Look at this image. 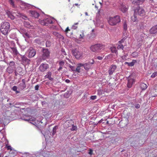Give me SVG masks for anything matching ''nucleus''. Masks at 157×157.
I'll list each match as a JSON object with an SVG mask.
<instances>
[{
	"label": "nucleus",
	"mask_w": 157,
	"mask_h": 157,
	"mask_svg": "<svg viewBox=\"0 0 157 157\" xmlns=\"http://www.w3.org/2000/svg\"><path fill=\"white\" fill-rule=\"evenodd\" d=\"M53 34L54 35L56 36L57 38H58L61 40H63L64 37L61 34H59L58 33L56 32H54L53 33Z\"/></svg>",
	"instance_id": "obj_17"
},
{
	"label": "nucleus",
	"mask_w": 157,
	"mask_h": 157,
	"mask_svg": "<svg viewBox=\"0 0 157 157\" xmlns=\"http://www.w3.org/2000/svg\"><path fill=\"white\" fill-rule=\"evenodd\" d=\"M97 59L99 60H101L103 59V57L101 56H98L97 57Z\"/></svg>",
	"instance_id": "obj_59"
},
{
	"label": "nucleus",
	"mask_w": 157,
	"mask_h": 157,
	"mask_svg": "<svg viewBox=\"0 0 157 157\" xmlns=\"http://www.w3.org/2000/svg\"><path fill=\"white\" fill-rule=\"evenodd\" d=\"M123 37L126 38L128 36V34L126 31L124 30L123 33Z\"/></svg>",
	"instance_id": "obj_39"
},
{
	"label": "nucleus",
	"mask_w": 157,
	"mask_h": 157,
	"mask_svg": "<svg viewBox=\"0 0 157 157\" xmlns=\"http://www.w3.org/2000/svg\"><path fill=\"white\" fill-rule=\"evenodd\" d=\"M52 42L50 40H47L46 42V46L47 47L49 48L51 45Z\"/></svg>",
	"instance_id": "obj_33"
},
{
	"label": "nucleus",
	"mask_w": 157,
	"mask_h": 157,
	"mask_svg": "<svg viewBox=\"0 0 157 157\" xmlns=\"http://www.w3.org/2000/svg\"><path fill=\"white\" fill-rule=\"evenodd\" d=\"M9 2L10 4L13 6H14V2L13 0H9Z\"/></svg>",
	"instance_id": "obj_52"
},
{
	"label": "nucleus",
	"mask_w": 157,
	"mask_h": 157,
	"mask_svg": "<svg viewBox=\"0 0 157 157\" xmlns=\"http://www.w3.org/2000/svg\"><path fill=\"white\" fill-rule=\"evenodd\" d=\"M157 76V72H155L151 75V78H155V77Z\"/></svg>",
	"instance_id": "obj_46"
},
{
	"label": "nucleus",
	"mask_w": 157,
	"mask_h": 157,
	"mask_svg": "<svg viewBox=\"0 0 157 157\" xmlns=\"http://www.w3.org/2000/svg\"><path fill=\"white\" fill-rule=\"evenodd\" d=\"M117 68V66L115 65H112L110 68V69L109 70V74L111 75L115 71V69Z\"/></svg>",
	"instance_id": "obj_13"
},
{
	"label": "nucleus",
	"mask_w": 157,
	"mask_h": 157,
	"mask_svg": "<svg viewBox=\"0 0 157 157\" xmlns=\"http://www.w3.org/2000/svg\"><path fill=\"white\" fill-rule=\"evenodd\" d=\"M19 55L21 57V61L25 63H29L30 60L26 56H22L21 54H19Z\"/></svg>",
	"instance_id": "obj_12"
},
{
	"label": "nucleus",
	"mask_w": 157,
	"mask_h": 157,
	"mask_svg": "<svg viewBox=\"0 0 157 157\" xmlns=\"http://www.w3.org/2000/svg\"><path fill=\"white\" fill-rule=\"evenodd\" d=\"M117 48L118 49H121L123 50L124 49V46L122 44L119 45L117 46Z\"/></svg>",
	"instance_id": "obj_42"
},
{
	"label": "nucleus",
	"mask_w": 157,
	"mask_h": 157,
	"mask_svg": "<svg viewBox=\"0 0 157 157\" xmlns=\"http://www.w3.org/2000/svg\"><path fill=\"white\" fill-rule=\"evenodd\" d=\"M77 28V26L73 25L72 26V28L74 29H76Z\"/></svg>",
	"instance_id": "obj_58"
},
{
	"label": "nucleus",
	"mask_w": 157,
	"mask_h": 157,
	"mask_svg": "<svg viewBox=\"0 0 157 157\" xmlns=\"http://www.w3.org/2000/svg\"><path fill=\"white\" fill-rule=\"evenodd\" d=\"M46 104V102L45 101H42V104L43 105H45Z\"/></svg>",
	"instance_id": "obj_64"
},
{
	"label": "nucleus",
	"mask_w": 157,
	"mask_h": 157,
	"mask_svg": "<svg viewBox=\"0 0 157 157\" xmlns=\"http://www.w3.org/2000/svg\"><path fill=\"white\" fill-rule=\"evenodd\" d=\"M84 36V34L82 32V34H80V36L79 37V38L80 39H83Z\"/></svg>",
	"instance_id": "obj_48"
},
{
	"label": "nucleus",
	"mask_w": 157,
	"mask_h": 157,
	"mask_svg": "<svg viewBox=\"0 0 157 157\" xmlns=\"http://www.w3.org/2000/svg\"><path fill=\"white\" fill-rule=\"evenodd\" d=\"M61 52L62 54H63V55H64L65 56L67 55V53L66 52L64 49L62 48L61 50Z\"/></svg>",
	"instance_id": "obj_44"
},
{
	"label": "nucleus",
	"mask_w": 157,
	"mask_h": 157,
	"mask_svg": "<svg viewBox=\"0 0 157 157\" xmlns=\"http://www.w3.org/2000/svg\"><path fill=\"white\" fill-rule=\"evenodd\" d=\"M144 1V0H136L133 1L132 2V4L134 5V6H133L134 8L133 10L135 15L141 16H143L145 15L144 10L139 6L143 3Z\"/></svg>",
	"instance_id": "obj_1"
},
{
	"label": "nucleus",
	"mask_w": 157,
	"mask_h": 157,
	"mask_svg": "<svg viewBox=\"0 0 157 157\" xmlns=\"http://www.w3.org/2000/svg\"><path fill=\"white\" fill-rule=\"evenodd\" d=\"M33 42L34 43H36L38 44H41V41L38 38L35 39L34 40Z\"/></svg>",
	"instance_id": "obj_31"
},
{
	"label": "nucleus",
	"mask_w": 157,
	"mask_h": 157,
	"mask_svg": "<svg viewBox=\"0 0 157 157\" xmlns=\"http://www.w3.org/2000/svg\"><path fill=\"white\" fill-rule=\"evenodd\" d=\"M17 87L16 86H14L12 88V90L14 91L17 90Z\"/></svg>",
	"instance_id": "obj_54"
},
{
	"label": "nucleus",
	"mask_w": 157,
	"mask_h": 157,
	"mask_svg": "<svg viewBox=\"0 0 157 157\" xmlns=\"http://www.w3.org/2000/svg\"><path fill=\"white\" fill-rule=\"evenodd\" d=\"M97 96H92L90 97V98L92 100H94L96 98Z\"/></svg>",
	"instance_id": "obj_55"
},
{
	"label": "nucleus",
	"mask_w": 157,
	"mask_h": 157,
	"mask_svg": "<svg viewBox=\"0 0 157 157\" xmlns=\"http://www.w3.org/2000/svg\"><path fill=\"white\" fill-rule=\"evenodd\" d=\"M36 50L33 47H30L27 51L26 53L29 58H32L36 54Z\"/></svg>",
	"instance_id": "obj_7"
},
{
	"label": "nucleus",
	"mask_w": 157,
	"mask_h": 157,
	"mask_svg": "<svg viewBox=\"0 0 157 157\" xmlns=\"http://www.w3.org/2000/svg\"><path fill=\"white\" fill-rule=\"evenodd\" d=\"M121 21L120 16L116 15L114 17H109L108 20L109 24L111 26L116 25Z\"/></svg>",
	"instance_id": "obj_3"
},
{
	"label": "nucleus",
	"mask_w": 157,
	"mask_h": 157,
	"mask_svg": "<svg viewBox=\"0 0 157 157\" xmlns=\"http://www.w3.org/2000/svg\"><path fill=\"white\" fill-rule=\"evenodd\" d=\"M123 27L124 30L126 31L127 30V25L126 21H124L123 24Z\"/></svg>",
	"instance_id": "obj_40"
},
{
	"label": "nucleus",
	"mask_w": 157,
	"mask_h": 157,
	"mask_svg": "<svg viewBox=\"0 0 157 157\" xmlns=\"http://www.w3.org/2000/svg\"><path fill=\"white\" fill-rule=\"evenodd\" d=\"M20 32V33L22 34V35H23L25 34V33L26 32H27V31L24 29H21Z\"/></svg>",
	"instance_id": "obj_35"
},
{
	"label": "nucleus",
	"mask_w": 157,
	"mask_h": 157,
	"mask_svg": "<svg viewBox=\"0 0 157 157\" xmlns=\"http://www.w3.org/2000/svg\"><path fill=\"white\" fill-rule=\"evenodd\" d=\"M42 52V54L41 56L42 59L45 60L47 58H48L49 57L50 52L48 49L43 48Z\"/></svg>",
	"instance_id": "obj_5"
},
{
	"label": "nucleus",
	"mask_w": 157,
	"mask_h": 157,
	"mask_svg": "<svg viewBox=\"0 0 157 157\" xmlns=\"http://www.w3.org/2000/svg\"><path fill=\"white\" fill-rule=\"evenodd\" d=\"M52 74V72L50 71H48L47 72V73L46 75H45V78H48L49 79V80L50 81H52L53 79V78H52L51 75Z\"/></svg>",
	"instance_id": "obj_18"
},
{
	"label": "nucleus",
	"mask_w": 157,
	"mask_h": 157,
	"mask_svg": "<svg viewBox=\"0 0 157 157\" xmlns=\"http://www.w3.org/2000/svg\"><path fill=\"white\" fill-rule=\"evenodd\" d=\"M94 62V61L92 59V61H90L88 63L82 64L83 67L85 70L88 71L90 68L91 65L93 64Z\"/></svg>",
	"instance_id": "obj_9"
},
{
	"label": "nucleus",
	"mask_w": 157,
	"mask_h": 157,
	"mask_svg": "<svg viewBox=\"0 0 157 157\" xmlns=\"http://www.w3.org/2000/svg\"><path fill=\"white\" fill-rule=\"evenodd\" d=\"M59 65L60 66H63L64 65V63L63 61H61L59 62Z\"/></svg>",
	"instance_id": "obj_51"
},
{
	"label": "nucleus",
	"mask_w": 157,
	"mask_h": 157,
	"mask_svg": "<svg viewBox=\"0 0 157 157\" xmlns=\"http://www.w3.org/2000/svg\"><path fill=\"white\" fill-rule=\"evenodd\" d=\"M120 10L123 13H125L128 10V6L124 4L123 3H120L119 6Z\"/></svg>",
	"instance_id": "obj_10"
},
{
	"label": "nucleus",
	"mask_w": 157,
	"mask_h": 157,
	"mask_svg": "<svg viewBox=\"0 0 157 157\" xmlns=\"http://www.w3.org/2000/svg\"><path fill=\"white\" fill-rule=\"evenodd\" d=\"M83 67L82 63H78L77 65V67L75 69V71L80 73L81 72L80 70H81V67Z\"/></svg>",
	"instance_id": "obj_19"
},
{
	"label": "nucleus",
	"mask_w": 157,
	"mask_h": 157,
	"mask_svg": "<svg viewBox=\"0 0 157 157\" xmlns=\"http://www.w3.org/2000/svg\"><path fill=\"white\" fill-rule=\"evenodd\" d=\"M28 47V46H24L23 45L22 46V48L23 49H25L26 48V47Z\"/></svg>",
	"instance_id": "obj_63"
},
{
	"label": "nucleus",
	"mask_w": 157,
	"mask_h": 157,
	"mask_svg": "<svg viewBox=\"0 0 157 157\" xmlns=\"http://www.w3.org/2000/svg\"><path fill=\"white\" fill-rule=\"evenodd\" d=\"M133 80L132 79H129L128 80L127 86L128 88H131Z\"/></svg>",
	"instance_id": "obj_25"
},
{
	"label": "nucleus",
	"mask_w": 157,
	"mask_h": 157,
	"mask_svg": "<svg viewBox=\"0 0 157 157\" xmlns=\"http://www.w3.org/2000/svg\"><path fill=\"white\" fill-rule=\"evenodd\" d=\"M24 120L25 121H29L30 122L33 124L35 125V124L33 123L32 122H30L31 121H35L36 120V119L33 117H30L29 118V119H24Z\"/></svg>",
	"instance_id": "obj_23"
},
{
	"label": "nucleus",
	"mask_w": 157,
	"mask_h": 157,
	"mask_svg": "<svg viewBox=\"0 0 157 157\" xmlns=\"http://www.w3.org/2000/svg\"><path fill=\"white\" fill-rule=\"evenodd\" d=\"M39 86L38 85H36L35 87V90H38Z\"/></svg>",
	"instance_id": "obj_56"
},
{
	"label": "nucleus",
	"mask_w": 157,
	"mask_h": 157,
	"mask_svg": "<svg viewBox=\"0 0 157 157\" xmlns=\"http://www.w3.org/2000/svg\"><path fill=\"white\" fill-rule=\"evenodd\" d=\"M25 8L27 9H29L32 6L28 4H25Z\"/></svg>",
	"instance_id": "obj_45"
},
{
	"label": "nucleus",
	"mask_w": 157,
	"mask_h": 157,
	"mask_svg": "<svg viewBox=\"0 0 157 157\" xmlns=\"http://www.w3.org/2000/svg\"><path fill=\"white\" fill-rule=\"evenodd\" d=\"M132 56L133 57H136L138 56V54L137 52H134L132 53Z\"/></svg>",
	"instance_id": "obj_36"
},
{
	"label": "nucleus",
	"mask_w": 157,
	"mask_h": 157,
	"mask_svg": "<svg viewBox=\"0 0 157 157\" xmlns=\"http://www.w3.org/2000/svg\"><path fill=\"white\" fill-rule=\"evenodd\" d=\"M70 82V81L68 79H67L65 80V82L67 83H69Z\"/></svg>",
	"instance_id": "obj_60"
},
{
	"label": "nucleus",
	"mask_w": 157,
	"mask_h": 157,
	"mask_svg": "<svg viewBox=\"0 0 157 157\" xmlns=\"http://www.w3.org/2000/svg\"><path fill=\"white\" fill-rule=\"evenodd\" d=\"M103 48V45L99 44L92 45L90 47V50L93 52H98Z\"/></svg>",
	"instance_id": "obj_4"
},
{
	"label": "nucleus",
	"mask_w": 157,
	"mask_h": 157,
	"mask_svg": "<svg viewBox=\"0 0 157 157\" xmlns=\"http://www.w3.org/2000/svg\"><path fill=\"white\" fill-rule=\"evenodd\" d=\"M150 32L151 34H154L157 32V25L152 27L150 29Z\"/></svg>",
	"instance_id": "obj_14"
},
{
	"label": "nucleus",
	"mask_w": 157,
	"mask_h": 157,
	"mask_svg": "<svg viewBox=\"0 0 157 157\" xmlns=\"http://www.w3.org/2000/svg\"><path fill=\"white\" fill-rule=\"evenodd\" d=\"M24 25L27 28H29L30 27V25L29 22L25 21L24 22Z\"/></svg>",
	"instance_id": "obj_41"
},
{
	"label": "nucleus",
	"mask_w": 157,
	"mask_h": 157,
	"mask_svg": "<svg viewBox=\"0 0 157 157\" xmlns=\"http://www.w3.org/2000/svg\"><path fill=\"white\" fill-rule=\"evenodd\" d=\"M9 64L10 66V67L13 66L14 65L15 63L13 61H11L10 62Z\"/></svg>",
	"instance_id": "obj_50"
},
{
	"label": "nucleus",
	"mask_w": 157,
	"mask_h": 157,
	"mask_svg": "<svg viewBox=\"0 0 157 157\" xmlns=\"http://www.w3.org/2000/svg\"><path fill=\"white\" fill-rule=\"evenodd\" d=\"M16 70L15 71V75L16 76H17V75L18 74V72Z\"/></svg>",
	"instance_id": "obj_61"
},
{
	"label": "nucleus",
	"mask_w": 157,
	"mask_h": 157,
	"mask_svg": "<svg viewBox=\"0 0 157 157\" xmlns=\"http://www.w3.org/2000/svg\"><path fill=\"white\" fill-rule=\"evenodd\" d=\"M49 68V65L47 64L42 63L40 65L39 69L41 72L45 71Z\"/></svg>",
	"instance_id": "obj_11"
},
{
	"label": "nucleus",
	"mask_w": 157,
	"mask_h": 157,
	"mask_svg": "<svg viewBox=\"0 0 157 157\" xmlns=\"http://www.w3.org/2000/svg\"><path fill=\"white\" fill-rule=\"evenodd\" d=\"M71 130V131H76L77 130V127L76 126L73 125Z\"/></svg>",
	"instance_id": "obj_43"
},
{
	"label": "nucleus",
	"mask_w": 157,
	"mask_h": 157,
	"mask_svg": "<svg viewBox=\"0 0 157 157\" xmlns=\"http://www.w3.org/2000/svg\"><path fill=\"white\" fill-rule=\"evenodd\" d=\"M16 71L18 72L21 73L22 71V68L21 67H17Z\"/></svg>",
	"instance_id": "obj_37"
},
{
	"label": "nucleus",
	"mask_w": 157,
	"mask_h": 157,
	"mask_svg": "<svg viewBox=\"0 0 157 157\" xmlns=\"http://www.w3.org/2000/svg\"><path fill=\"white\" fill-rule=\"evenodd\" d=\"M25 38H30L31 37V35L29 34L28 32H26L25 34L23 35Z\"/></svg>",
	"instance_id": "obj_30"
},
{
	"label": "nucleus",
	"mask_w": 157,
	"mask_h": 157,
	"mask_svg": "<svg viewBox=\"0 0 157 157\" xmlns=\"http://www.w3.org/2000/svg\"><path fill=\"white\" fill-rule=\"evenodd\" d=\"M7 14L8 17H10L12 20H13L15 18L14 16L10 12H7Z\"/></svg>",
	"instance_id": "obj_29"
},
{
	"label": "nucleus",
	"mask_w": 157,
	"mask_h": 157,
	"mask_svg": "<svg viewBox=\"0 0 157 157\" xmlns=\"http://www.w3.org/2000/svg\"><path fill=\"white\" fill-rule=\"evenodd\" d=\"M7 148L8 150H12L11 147L10 146H7Z\"/></svg>",
	"instance_id": "obj_57"
},
{
	"label": "nucleus",
	"mask_w": 157,
	"mask_h": 157,
	"mask_svg": "<svg viewBox=\"0 0 157 157\" xmlns=\"http://www.w3.org/2000/svg\"><path fill=\"white\" fill-rule=\"evenodd\" d=\"M40 24L42 25L47 26L50 24H52L53 21L50 18H46L40 21Z\"/></svg>",
	"instance_id": "obj_8"
},
{
	"label": "nucleus",
	"mask_w": 157,
	"mask_h": 157,
	"mask_svg": "<svg viewBox=\"0 0 157 157\" xmlns=\"http://www.w3.org/2000/svg\"><path fill=\"white\" fill-rule=\"evenodd\" d=\"M135 106L136 108L138 109L140 108V105L139 104L136 103L135 104Z\"/></svg>",
	"instance_id": "obj_49"
},
{
	"label": "nucleus",
	"mask_w": 157,
	"mask_h": 157,
	"mask_svg": "<svg viewBox=\"0 0 157 157\" xmlns=\"http://www.w3.org/2000/svg\"><path fill=\"white\" fill-rule=\"evenodd\" d=\"M10 37L13 39H14L17 41V43H18V39L16 36L15 34H13L11 35Z\"/></svg>",
	"instance_id": "obj_27"
},
{
	"label": "nucleus",
	"mask_w": 157,
	"mask_h": 157,
	"mask_svg": "<svg viewBox=\"0 0 157 157\" xmlns=\"http://www.w3.org/2000/svg\"><path fill=\"white\" fill-rule=\"evenodd\" d=\"M147 85L144 83H142L140 84V88L143 90H144L146 89H147Z\"/></svg>",
	"instance_id": "obj_22"
},
{
	"label": "nucleus",
	"mask_w": 157,
	"mask_h": 157,
	"mask_svg": "<svg viewBox=\"0 0 157 157\" xmlns=\"http://www.w3.org/2000/svg\"><path fill=\"white\" fill-rule=\"evenodd\" d=\"M132 21L133 22H136L138 20L137 15L134 13L133 16L131 17Z\"/></svg>",
	"instance_id": "obj_26"
},
{
	"label": "nucleus",
	"mask_w": 157,
	"mask_h": 157,
	"mask_svg": "<svg viewBox=\"0 0 157 157\" xmlns=\"http://www.w3.org/2000/svg\"><path fill=\"white\" fill-rule=\"evenodd\" d=\"M126 38L123 37V38L120 41L118 42L120 44L123 43Z\"/></svg>",
	"instance_id": "obj_53"
},
{
	"label": "nucleus",
	"mask_w": 157,
	"mask_h": 157,
	"mask_svg": "<svg viewBox=\"0 0 157 157\" xmlns=\"http://www.w3.org/2000/svg\"><path fill=\"white\" fill-rule=\"evenodd\" d=\"M111 50L112 52L113 53H116L117 52V50L115 47L111 48Z\"/></svg>",
	"instance_id": "obj_38"
},
{
	"label": "nucleus",
	"mask_w": 157,
	"mask_h": 157,
	"mask_svg": "<svg viewBox=\"0 0 157 157\" xmlns=\"http://www.w3.org/2000/svg\"><path fill=\"white\" fill-rule=\"evenodd\" d=\"M137 62V61L136 60L133 59L132 61L131 62L129 63V67H132Z\"/></svg>",
	"instance_id": "obj_32"
},
{
	"label": "nucleus",
	"mask_w": 157,
	"mask_h": 157,
	"mask_svg": "<svg viewBox=\"0 0 157 157\" xmlns=\"http://www.w3.org/2000/svg\"><path fill=\"white\" fill-rule=\"evenodd\" d=\"M22 83H24V84H25V79H22Z\"/></svg>",
	"instance_id": "obj_62"
},
{
	"label": "nucleus",
	"mask_w": 157,
	"mask_h": 157,
	"mask_svg": "<svg viewBox=\"0 0 157 157\" xmlns=\"http://www.w3.org/2000/svg\"><path fill=\"white\" fill-rule=\"evenodd\" d=\"M26 87L25 84L20 83L18 86V88L21 90H23Z\"/></svg>",
	"instance_id": "obj_21"
},
{
	"label": "nucleus",
	"mask_w": 157,
	"mask_h": 157,
	"mask_svg": "<svg viewBox=\"0 0 157 157\" xmlns=\"http://www.w3.org/2000/svg\"><path fill=\"white\" fill-rule=\"evenodd\" d=\"M14 71V69L12 67H8L6 70V71L9 74L12 73Z\"/></svg>",
	"instance_id": "obj_20"
},
{
	"label": "nucleus",
	"mask_w": 157,
	"mask_h": 157,
	"mask_svg": "<svg viewBox=\"0 0 157 157\" xmlns=\"http://www.w3.org/2000/svg\"><path fill=\"white\" fill-rule=\"evenodd\" d=\"M95 37V35L94 33H91L89 35L88 39L90 40H92Z\"/></svg>",
	"instance_id": "obj_24"
},
{
	"label": "nucleus",
	"mask_w": 157,
	"mask_h": 157,
	"mask_svg": "<svg viewBox=\"0 0 157 157\" xmlns=\"http://www.w3.org/2000/svg\"><path fill=\"white\" fill-rule=\"evenodd\" d=\"M29 12L31 16L35 18H37L39 16V14L35 11H30Z\"/></svg>",
	"instance_id": "obj_16"
},
{
	"label": "nucleus",
	"mask_w": 157,
	"mask_h": 157,
	"mask_svg": "<svg viewBox=\"0 0 157 157\" xmlns=\"http://www.w3.org/2000/svg\"><path fill=\"white\" fill-rule=\"evenodd\" d=\"M69 67L71 69V70L73 71H75V69L74 67L71 66V65L69 64Z\"/></svg>",
	"instance_id": "obj_47"
},
{
	"label": "nucleus",
	"mask_w": 157,
	"mask_h": 157,
	"mask_svg": "<svg viewBox=\"0 0 157 157\" xmlns=\"http://www.w3.org/2000/svg\"><path fill=\"white\" fill-rule=\"evenodd\" d=\"M57 126H55L53 128L52 130V136H54L56 132V129H57Z\"/></svg>",
	"instance_id": "obj_34"
},
{
	"label": "nucleus",
	"mask_w": 157,
	"mask_h": 157,
	"mask_svg": "<svg viewBox=\"0 0 157 157\" xmlns=\"http://www.w3.org/2000/svg\"><path fill=\"white\" fill-rule=\"evenodd\" d=\"M72 52L73 55L77 59H80L82 58L83 52L79 51L78 49H75L72 50Z\"/></svg>",
	"instance_id": "obj_6"
},
{
	"label": "nucleus",
	"mask_w": 157,
	"mask_h": 157,
	"mask_svg": "<svg viewBox=\"0 0 157 157\" xmlns=\"http://www.w3.org/2000/svg\"><path fill=\"white\" fill-rule=\"evenodd\" d=\"M40 123H42V122H40L38 124L35 125L36 128L39 130H41L43 127V126L40 125Z\"/></svg>",
	"instance_id": "obj_28"
},
{
	"label": "nucleus",
	"mask_w": 157,
	"mask_h": 157,
	"mask_svg": "<svg viewBox=\"0 0 157 157\" xmlns=\"http://www.w3.org/2000/svg\"><path fill=\"white\" fill-rule=\"evenodd\" d=\"M10 48L12 50V51H11V52L13 55L15 56H17L18 55H19L20 54H19L18 51H17V48L16 47H11Z\"/></svg>",
	"instance_id": "obj_15"
},
{
	"label": "nucleus",
	"mask_w": 157,
	"mask_h": 157,
	"mask_svg": "<svg viewBox=\"0 0 157 157\" xmlns=\"http://www.w3.org/2000/svg\"><path fill=\"white\" fill-rule=\"evenodd\" d=\"M10 23L6 21L2 22L0 26V31L5 36H7L10 31Z\"/></svg>",
	"instance_id": "obj_2"
}]
</instances>
